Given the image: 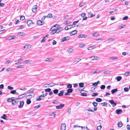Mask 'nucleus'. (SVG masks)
<instances>
[{"label": "nucleus", "mask_w": 130, "mask_h": 130, "mask_svg": "<svg viewBox=\"0 0 130 130\" xmlns=\"http://www.w3.org/2000/svg\"><path fill=\"white\" fill-rule=\"evenodd\" d=\"M109 102L112 105V106L113 107L117 105L116 103L114 102L113 100L112 99L109 100Z\"/></svg>", "instance_id": "f257e3e1"}, {"label": "nucleus", "mask_w": 130, "mask_h": 130, "mask_svg": "<svg viewBox=\"0 0 130 130\" xmlns=\"http://www.w3.org/2000/svg\"><path fill=\"white\" fill-rule=\"evenodd\" d=\"M69 39V37H66L63 38L61 40V42H62L64 41H68Z\"/></svg>", "instance_id": "f03ea898"}, {"label": "nucleus", "mask_w": 130, "mask_h": 130, "mask_svg": "<svg viewBox=\"0 0 130 130\" xmlns=\"http://www.w3.org/2000/svg\"><path fill=\"white\" fill-rule=\"evenodd\" d=\"M66 125L65 123H62L61 125L60 130H65Z\"/></svg>", "instance_id": "7ed1b4c3"}, {"label": "nucleus", "mask_w": 130, "mask_h": 130, "mask_svg": "<svg viewBox=\"0 0 130 130\" xmlns=\"http://www.w3.org/2000/svg\"><path fill=\"white\" fill-rule=\"evenodd\" d=\"M64 104H60L59 105L56 106V108L57 109H61L64 107Z\"/></svg>", "instance_id": "20e7f679"}, {"label": "nucleus", "mask_w": 130, "mask_h": 130, "mask_svg": "<svg viewBox=\"0 0 130 130\" xmlns=\"http://www.w3.org/2000/svg\"><path fill=\"white\" fill-rule=\"evenodd\" d=\"M55 32H56V33L57 34L59 33L60 32L63 30L62 28V27H60L58 28H55Z\"/></svg>", "instance_id": "39448f33"}, {"label": "nucleus", "mask_w": 130, "mask_h": 130, "mask_svg": "<svg viewBox=\"0 0 130 130\" xmlns=\"http://www.w3.org/2000/svg\"><path fill=\"white\" fill-rule=\"evenodd\" d=\"M59 84L58 83L57 84H55L54 83H51L50 84H45V85H50V87H52V86H54L55 85H58Z\"/></svg>", "instance_id": "423d86ee"}, {"label": "nucleus", "mask_w": 130, "mask_h": 130, "mask_svg": "<svg viewBox=\"0 0 130 130\" xmlns=\"http://www.w3.org/2000/svg\"><path fill=\"white\" fill-rule=\"evenodd\" d=\"M37 8V6L36 5L34 6L32 8V11L34 12H35L36 11Z\"/></svg>", "instance_id": "0eeeda50"}, {"label": "nucleus", "mask_w": 130, "mask_h": 130, "mask_svg": "<svg viewBox=\"0 0 130 130\" xmlns=\"http://www.w3.org/2000/svg\"><path fill=\"white\" fill-rule=\"evenodd\" d=\"M26 95V94L25 93L21 94L18 96V98L16 99H15L17 100L19 99L22 98H23Z\"/></svg>", "instance_id": "6e6552de"}, {"label": "nucleus", "mask_w": 130, "mask_h": 130, "mask_svg": "<svg viewBox=\"0 0 130 130\" xmlns=\"http://www.w3.org/2000/svg\"><path fill=\"white\" fill-rule=\"evenodd\" d=\"M50 30L51 31H52L50 32V34L51 35H53L55 33H56V32H55V29H53V28H52L50 29Z\"/></svg>", "instance_id": "1a4fd4ad"}, {"label": "nucleus", "mask_w": 130, "mask_h": 130, "mask_svg": "<svg viewBox=\"0 0 130 130\" xmlns=\"http://www.w3.org/2000/svg\"><path fill=\"white\" fill-rule=\"evenodd\" d=\"M122 112V110L121 109H117L116 110V113L119 115Z\"/></svg>", "instance_id": "9d476101"}, {"label": "nucleus", "mask_w": 130, "mask_h": 130, "mask_svg": "<svg viewBox=\"0 0 130 130\" xmlns=\"http://www.w3.org/2000/svg\"><path fill=\"white\" fill-rule=\"evenodd\" d=\"M77 32V30H75L71 31L70 34L71 36L74 35L76 34Z\"/></svg>", "instance_id": "9b49d317"}, {"label": "nucleus", "mask_w": 130, "mask_h": 130, "mask_svg": "<svg viewBox=\"0 0 130 130\" xmlns=\"http://www.w3.org/2000/svg\"><path fill=\"white\" fill-rule=\"evenodd\" d=\"M34 23L31 20H29L28 21L27 23V24L29 26H30L31 24H33Z\"/></svg>", "instance_id": "f8f14e48"}, {"label": "nucleus", "mask_w": 130, "mask_h": 130, "mask_svg": "<svg viewBox=\"0 0 130 130\" xmlns=\"http://www.w3.org/2000/svg\"><path fill=\"white\" fill-rule=\"evenodd\" d=\"M31 47V46L30 45L28 44L24 46L23 48H25V49H29Z\"/></svg>", "instance_id": "ddd939ff"}, {"label": "nucleus", "mask_w": 130, "mask_h": 130, "mask_svg": "<svg viewBox=\"0 0 130 130\" xmlns=\"http://www.w3.org/2000/svg\"><path fill=\"white\" fill-rule=\"evenodd\" d=\"M53 60V59L51 58H46L45 60L46 61L51 62Z\"/></svg>", "instance_id": "4468645a"}, {"label": "nucleus", "mask_w": 130, "mask_h": 130, "mask_svg": "<svg viewBox=\"0 0 130 130\" xmlns=\"http://www.w3.org/2000/svg\"><path fill=\"white\" fill-rule=\"evenodd\" d=\"M16 99H13V100L12 101V104L13 105H15L17 104L18 102V101L16 100Z\"/></svg>", "instance_id": "2eb2a0df"}, {"label": "nucleus", "mask_w": 130, "mask_h": 130, "mask_svg": "<svg viewBox=\"0 0 130 130\" xmlns=\"http://www.w3.org/2000/svg\"><path fill=\"white\" fill-rule=\"evenodd\" d=\"M20 105H19L18 108H21L22 107L24 104V102L23 101H21L20 102Z\"/></svg>", "instance_id": "dca6fc26"}, {"label": "nucleus", "mask_w": 130, "mask_h": 130, "mask_svg": "<svg viewBox=\"0 0 130 130\" xmlns=\"http://www.w3.org/2000/svg\"><path fill=\"white\" fill-rule=\"evenodd\" d=\"M37 24L39 25H42L44 24V23L41 21H38L37 22Z\"/></svg>", "instance_id": "f3484780"}, {"label": "nucleus", "mask_w": 130, "mask_h": 130, "mask_svg": "<svg viewBox=\"0 0 130 130\" xmlns=\"http://www.w3.org/2000/svg\"><path fill=\"white\" fill-rule=\"evenodd\" d=\"M87 36L84 34H81L79 35L78 37L79 38H86Z\"/></svg>", "instance_id": "a211bd4d"}, {"label": "nucleus", "mask_w": 130, "mask_h": 130, "mask_svg": "<svg viewBox=\"0 0 130 130\" xmlns=\"http://www.w3.org/2000/svg\"><path fill=\"white\" fill-rule=\"evenodd\" d=\"M64 93L63 90H61L60 91V92L58 94V95L60 96H62Z\"/></svg>", "instance_id": "6ab92c4d"}, {"label": "nucleus", "mask_w": 130, "mask_h": 130, "mask_svg": "<svg viewBox=\"0 0 130 130\" xmlns=\"http://www.w3.org/2000/svg\"><path fill=\"white\" fill-rule=\"evenodd\" d=\"M82 91L83 90H82L80 92V93L81 94V95L83 96H87V94L86 93H83Z\"/></svg>", "instance_id": "aec40b11"}, {"label": "nucleus", "mask_w": 130, "mask_h": 130, "mask_svg": "<svg viewBox=\"0 0 130 130\" xmlns=\"http://www.w3.org/2000/svg\"><path fill=\"white\" fill-rule=\"evenodd\" d=\"M100 82L99 81H98L97 82H95L92 84V85L93 86H97L98 84H100Z\"/></svg>", "instance_id": "412c9836"}, {"label": "nucleus", "mask_w": 130, "mask_h": 130, "mask_svg": "<svg viewBox=\"0 0 130 130\" xmlns=\"http://www.w3.org/2000/svg\"><path fill=\"white\" fill-rule=\"evenodd\" d=\"M123 125V124L121 121L119 122L118 123V125L119 127H121Z\"/></svg>", "instance_id": "4be33fe9"}, {"label": "nucleus", "mask_w": 130, "mask_h": 130, "mask_svg": "<svg viewBox=\"0 0 130 130\" xmlns=\"http://www.w3.org/2000/svg\"><path fill=\"white\" fill-rule=\"evenodd\" d=\"M95 47V46L93 45L92 46H90L88 48V50H92Z\"/></svg>", "instance_id": "5701e85b"}, {"label": "nucleus", "mask_w": 130, "mask_h": 130, "mask_svg": "<svg viewBox=\"0 0 130 130\" xmlns=\"http://www.w3.org/2000/svg\"><path fill=\"white\" fill-rule=\"evenodd\" d=\"M15 37L14 36H10L7 38V39L10 40L14 39Z\"/></svg>", "instance_id": "b1692460"}, {"label": "nucleus", "mask_w": 130, "mask_h": 130, "mask_svg": "<svg viewBox=\"0 0 130 130\" xmlns=\"http://www.w3.org/2000/svg\"><path fill=\"white\" fill-rule=\"evenodd\" d=\"M116 78L118 81H119L122 79V77L121 76H118L116 77Z\"/></svg>", "instance_id": "393cba45"}, {"label": "nucleus", "mask_w": 130, "mask_h": 130, "mask_svg": "<svg viewBox=\"0 0 130 130\" xmlns=\"http://www.w3.org/2000/svg\"><path fill=\"white\" fill-rule=\"evenodd\" d=\"M118 91V89L117 88H116L112 90L111 91V92L112 94Z\"/></svg>", "instance_id": "a878e982"}, {"label": "nucleus", "mask_w": 130, "mask_h": 130, "mask_svg": "<svg viewBox=\"0 0 130 130\" xmlns=\"http://www.w3.org/2000/svg\"><path fill=\"white\" fill-rule=\"evenodd\" d=\"M95 100L97 102H101L102 101V100L101 98H97L95 99Z\"/></svg>", "instance_id": "bb28decb"}, {"label": "nucleus", "mask_w": 130, "mask_h": 130, "mask_svg": "<svg viewBox=\"0 0 130 130\" xmlns=\"http://www.w3.org/2000/svg\"><path fill=\"white\" fill-rule=\"evenodd\" d=\"M99 35V34L97 32H95L93 33L92 34V36L93 37L98 36Z\"/></svg>", "instance_id": "cd10ccee"}, {"label": "nucleus", "mask_w": 130, "mask_h": 130, "mask_svg": "<svg viewBox=\"0 0 130 130\" xmlns=\"http://www.w3.org/2000/svg\"><path fill=\"white\" fill-rule=\"evenodd\" d=\"M25 27L24 25H22L19 26V28L17 29H22Z\"/></svg>", "instance_id": "c85d7f7f"}, {"label": "nucleus", "mask_w": 130, "mask_h": 130, "mask_svg": "<svg viewBox=\"0 0 130 130\" xmlns=\"http://www.w3.org/2000/svg\"><path fill=\"white\" fill-rule=\"evenodd\" d=\"M14 99V97H12L11 99L10 98H8L7 99V101L9 102H12L13 100V99Z\"/></svg>", "instance_id": "c756f323"}, {"label": "nucleus", "mask_w": 130, "mask_h": 130, "mask_svg": "<svg viewBox=\"0 0 130 130\" xmlns=\"http://www.w3.org/2000/svg\"><path fill=\"white\" fill-rule=\"evenodd\" d=\"M117 59V57L114 56H112L110 57L109 59L111 60H114L116 59Z\"/></svg>", "instance_id": "7c9ffc66"}, {"label": "nucleus", "mask_w": 130, "mask_h": 130, "mask_svg": "<svg viewBox=\"0 0 130 130\" xmlns=\"http://www.w3.org/2000/svg\"><path fill=\"white\" fill-rule=\"evenodd\" d=\"M98 57L96 56H92L90 57V58L92 59V60H96Z\"/></svg>", "instance_id": "2f4dec72"}, {"label": "nucleus", "mask_w": 130, "mask_h": 130, "mask_svg": "<svg viewBox=\"0 0 130 130\" xmlns=\"http://www.w3.org/2000/svg\"><path fill=\"white\" fill-rule=\"evenodd\" d=\"M1 118L5 120H7V117L6 115L5 114H4L3 115V116L1 117Z\"/></svg>", "instance_id": "473e14b6"}, {"label": "nucleus", "mask_w": 130, "mask_h": 130, "mask_svg": "<svg viewBox=\"0 0 130 130\" xmlns=\"http://www.w3.org/2000/svg\"><path fill=\"white\" fill-rule=\"evenodd\" d=\"M31 60H26L24 61V63L27 64L29 63V62L31 61Z\"/></svg>", "instance_id": "72a5a7b5"}, {"label": "nucleus", "mask_w": 130, "mask_h": 130, "mask_svg": "<svg viewBox=\"0 0 130 130\" xmlns=\"http://www.w3.org/2000/svg\"><path fill=\"white\" fill-rule=\"evenodd\" d=\"M59 91L58 89H55V90H54L53 91V93L55 94H57V93Z\"/></svg>", "instance_id": "f704fd0d"}, {"label": "nucleus", "mask_w": 130, "mask_h": 130, "mask_svg": "<svg viewBox=\"0 0 130 130\" xmlns=\"http://www.w3.org/2000/svg\"><path fill=\"white\" fill-rule=\"evenodd\" d=\"M73 91V90L71 88L68 89L67 90V91L68 92H69V93H71Z\"/></svg>", "instance_id": "c9c22d12"}, {"label": "nucleus", "mask_w": 130, "mask_h": 130, "mask_svg": "<svg viewBox=\"0 0 130 130\" xmlns=\"http://www.w3.org/2000/svg\"><path fill=\"white\" fill-rule=\"evenodd\" d=\"M31 103V101L29 99H28L26 100V103L27 104H30Z\"/></svg>", "instance_id": "e433bc0d"}, {"label": "nucleus", "mask_w": 130, "mask_h": 130, "mask_svg": "<svg viewBox=\"0 0 130 130\" xmlns=\"http://www.w3.org/2000/svg\"><path fill=\"white\" fill-rule=\"evenodd\" d=\"M24 66L23 65H19L16 68L17 69L19 68H24Z\"/></svg>", "instance_id": "4c0bfd02"}, {"label": "nucleus", "mask_w": 130, "mask_h": 130, "mask_svg": "<svg viewBox=\"0 0 130 130\" xmlns=\"http://www.w3.org/2000/svg\"><path fill=\"white\" fill-rule=\"evenodd\" d=\"M51 89L50 88H48L45 89V91L46 92H50L51 91Z\"/></svg>", "instance_id": "58836bf2"}, {"label": "nucleus", "mask_w": 130, "mask_h": 130, "mask_svg": "<svg viewBox=\"0 0 130 130\" xmlns=\"http://www.w3.org/2000/svg\"><path fill=\"white\" fill-rule=\"evenodd\" d=\"M102 105L103 106H106L107 104V103L106 102H104L103 103H101Z\"/></svg>", "instance_id": "ea45409f"}, {"label": "nucleus", "mask_w": 130, "mask_h": 130, "mask_svg": "<svg viewBox=\"0 0 130 130\" xmlns=\"http://www.w3.org/2000/svg\"><path fill=\"white\" fill-rule=\"evenodd\" d=\"M92 104L94 107H95L97 106L98 103L97 102H94L92 103Z\"/></svg>", "instance_id": "a19ab883"}, {"label": "nucleus", "mask_w": 130, "mask_h": 130, "mask_svg": "<svg viewBox=\"0 0 130 130\" xmlns=\"http://www.w3.org/2000/svg\"><path fill=\"white\" fill-rule=\"evenodd\" d=\"M73 50L72 48H69L67 51L68 52L71 53L72 52Z\"/></svg>", "instance_id": "79ce46f5"}, {"label": "nucleus", "mask_w": 130, "mask_h": 130, "mask_svg": "<svg viewBox=\"0 0 130 130\" xmlns=\"http://www.w3.org/2000/svg\"><path fill=\"white\" fill-rule=\"evenodd\" d=\"M98 93H93L92 94V96L93 97L95 96H97L98 95Z\"/></svg>", "instance_id": "37998d69"}, {"label": "nucleus", "mask_w": 130, "mask_h": 130, "mask_svg": "<svg viewBox=\"0 0 130 130\" xmlns=\"http://www.w3.org/2000/svg\"><path fill=\"white\" fill-rule=\"evenodd\" d=\"M125 26V25H121L119 26V28L120 29H121L122 28H124Z\"/></svg>", "instance_id": "c03bdc74"}, {"label": "nucleus", "mask_w": 130, "mask_h": 130, "mask_svg": "<svg viewBox=\"0 0 130 130\" xmlns=\"http://www.w3.org/2000/svg\"><path fill=\"white\" fill-rule=\"evenodd\" d=\"M67 88H71L72 87V85L70 84H69L67 85Z\"/></svg>", "instance_id": "a18cd8bd"}, {"label": "nucleus", "mask_w": 130, "mask_h": 130, "mask_svg": "<svg viewBox=\"0 0 130 130\" xmlns=\"http://www.w3.org/2000/svg\"><path fill=\"white\" fill-rule=\"evenodd\" d=\"M84 84L83 83H81L79 84V86L81 87H82L84 85Z\"/></svg>", "instance_id": "49530a36"}, {"label": "nucleus", "mask_w": 130, "mask_h": 130, "mask_svg": "<svg viewBox=\"0 0 130 130\" xmlns=\"http://www.w3.org/2000/svg\"><path fill=\"white\" fill-rule=\"evenodd\" d=\"M10 93L13 94H15L16 93V90H12L10 92Z\"/></svg>", "instance_id": "de8ad7c7"}, {"label": "nucleus", "mask_w": 130, "mask_h": 130, "mask_svg": "<svg viewBox=\"0 0 130 130\" xmlns=\"http://www.w3.org/2000/svg\"><path fill=\"white\" fill-rule=\"evenodd\" d=\"M130 73V72L129 71L126 72L124 74L126 76H127Z\"/></svg>", "instance_id": "09e8293b"}, {"label": "nucleus", "mask_w": 130, "mask_h": 130, "mask_svg": "<svg viewBox=\"0 0 130 130\" xmlns=\"http://www.w3.org/2000/svg\"><path fill=\"white\" fill-rule=\"evenodd\" d=\"M105 88V86L104 85H102L100 87V88L102 89H104Z\"/></svg>", "instance_id": "8fccbe9b"}, {"label": "nucleus", "mask_w": 130, "mask_h": 130, "mask_svg": "<svg viewBox=\"0 0 130 130\" xmlns=\"http://www.w3.org/2000/svg\"><path fill=\"white\" fill-rule=\"evenodd\" d=\"M128 18V17L127 16H125L123 17L122 18L123 20H127Z\"/></svg>", "instance_id": "3c124183"}, {"label": "nucleus", "mask_w": 130, "mask_h": 130, "mask_svg": "<svg viewBox=\"0 0 130 130\" xmlns=\"http://www.w3.org/2000/svg\"><path fill=\"white\" fill-rule=\"evenodd\" d=\"M7 89H9L11 90L13 89V88L12 87H11L10 86H8L7 87Z\"/></svg>", "instance_id": "603ef678"}, {"label": "nucleus", "mask_w": 130, "mask_h": 130, "mask_svg": "<svg viewBox=\"0 0 130 130\" xmlns=\"http://www.w3.org/2000/svg\"><path fill=\"white\" fill-rule=\"evenodd\" d=\"M124 91L125 92H126L128 91L129 90L128 88H126V87H125V88H124Z\"/></svg>", "instance_id": "864d4df0"}, {"label": "nucleus", "mask_w": 130, "mask_h": 130, "mask_svg": "<svg viewBox=\"0 0 130 130\" xmlns=\"http://www.w3.org/2000/svg\"><path fill=\"white\" fill-rule=\"evenodd\" d=\"M87 110L89 111H91L92 112H94V110L90 108L87 109Z\"/></svg>", "instance_id": "5fc2aeb1"}, {"label": "nucleus", "mask_w": 130, "mask_h": 130, "mask_svg": "<svg viewBox=\"0 0 130 130\" xmlns=\"http://www.w3.org/2000/svg\"><path fill=\"white\" fill-rule=\"evenodd\" d=\"M73 25H69L68 26V27L69 28V29L71 28L72 27H75V25L73 26H72Z\"/></svg>", "instance_id": "6e6d98bb"}, {"label": "nucleus", "mask_w": 130, "mask_h": 130, "mask_svg": "<svg viewBox=\"0 0 130 130\" xmlns=\"http://www.w3.org/2000/svg\"><path fill=\"white\" fill-rule=\"evenodd\" d=\"M25 19V17L24 16H22L20 18V20H23Z\"/></svg>", "instance_id": "4d7b16f0"}, {"label": "nucleus", "mask_w": 130, "mask_h": 130, "mask_svg": "<svg viewBox=\"0 0 130 130\" xmlns=\"http://www.w3.org/2000/svg\"><path fill=\"white\" fill-rule=\"evenodd\" d=\"M81 60V59L80 58H77L75 60V62H78L79 61H80Z\"/></svg>", "instance_id": "13d9d810"}, {"label": "nucleus", "mask_w": 130, "mask_h": 130, "mask_svg": "<svg viewBox=\"0 0 130 130\" xmlns=\"http://www.w3.org/2000/svg\"><path fill=\"white\" fill-rule=\"evenodd\" d=\"M52 17V15L51 13L48 14L47 16V17L48 18H51Z\"/></svg>", "instance_id": "bf43d9fd"}, {"label": "nucleus", "mask_w": 130, "mask_h": 130, "mask_svg": "<svg viewBox=\"0 0 130 130\" xmlns=\"http://www.w3.org/2000/svg\"><path fill=\"white\" fill-rule=\"evenodd\" d=\"M41 97H42L41 96V95H40L38 98H37V100L38 101H40L41 99Z\"/></svg>", "instance_id": "052dcab7"}, {"label": "nucleus", "mask_w": 130, "mask_h": 130, "mask_svg": "<svg viewBox=\"0 0 130 130\" xmlns=\"http://www.w3.org/2000/svg\"><path fill=\"white\" fill-rule=\"evenodd\" d=\"M23 32H19L18 33V35H19V36H22L23 35Z\"/></svg>", "instance_id": "680f3d73"}, {"label": "nucleus", "mask_w": 130, "mask_h": 130, "mask_svg": "<svg viewBox=\"0 0 130 130\" xmlns=\"http://www.w3.org/2000/svg\"><path fill=\"white\" fill-rule=\"evenodd\" d=\"M102 127V126L101 125H100L97 127V129L98 130L101 129Z\"/></svg>", "instance_id": "e2e57ef3"}, {"label": "nucleus", "mask_w": 130, "mask_h": 130, "mask_svg": "<svg viewBox=\"0 0 130 130\" xmlns=\"http://www.w3.org/2000/svg\"><path fill=\"white\" fill-rule=\"evenodd\" d=\"M47 94V93H46L45 94H42L41 95V96L42 97H44Z\"/></svg>", "instance_id": "0e129e2a"}, {"label": "nucleus", "mask_w": 130, "mask_h": 130, "mask_svg": "<svg viewBox=\"0 0 130 130\" xmlns=\"http://www.w3.org/2000/svg\"><path fill=\"white\" fill-rule=\"evenodd\" d=\"M86 15V14L85 13H83L81 14V15L82 17H84Z\"/></svg>", "instance_id": "69168bd1"}, {"label": "nucleus", "mask_w": 130, "mask_h": 130, "mask_svg": "<svg viewBox=\"0 0 130 130\" xmlns=\"http://www.w3.org/2000/svg\"><path fill=\"white\" fill-rule=\"evenodd\" d=\"M29 90L30 93H33L34 92V89H31Z\"/></svg>", "instance_id": "338daca9"}, {"label": "nucleus", "mask_w": 130, "mask_h": 130, "mask_svg": "<svg viewBox=\"0 0 130 130\" xmlns=\"http://www.w3.org/2000/svg\"><path fill=\"white\" fill-rule=\"evenodd\" d=\"M128 130H130V125L128 124L126 126Z\"/></svg>", "instance_id": "774afa93"}]
</instances>
